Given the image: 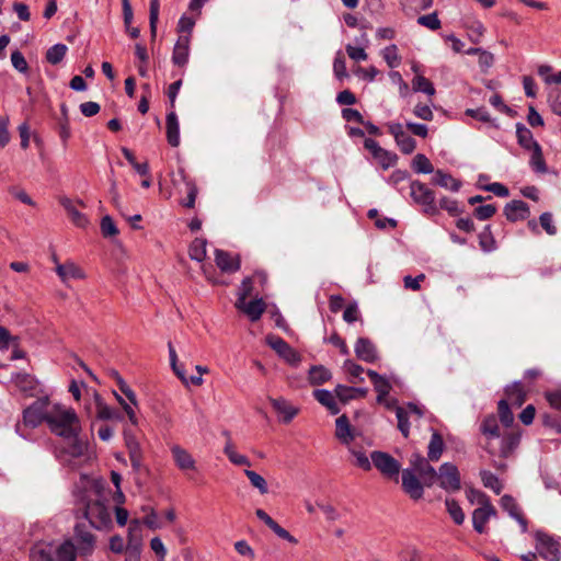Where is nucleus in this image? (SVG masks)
<instances>
[{
    "mask_svg": "<svg viewBox=\"0 0 561 561\" xmlns=\"http://www.w3.org/2000/svg\"><path fill=\"white\" fill-rule=\"evenodd\" d=\"M337 398L346 403L350 400L356 399V398H365L368 393L367 388H354V387H347L344 385H337L334 390Z\"/></svg>",
    "mask_w": 561,
    "mask_h": 561,
    "instance_id": "nucleus-31",
    "label": "nucleus"
},
{
    "mask_svg": "<svg viewBox=\"0 0 561 561\" xmlns=\"http://www.w3.org/2000/svg\"><path fill=\"white\" fill-rule=\"evenodd\" d=\"M497 410L501 423L505 427H510L514 422V414L512 413L508 407V402L506 400H500L497 404Z\"/></svg>",
    "mask_w": 561,
    "mask_h": 561,
    "instance_id": "nucleus-55",
    "label": "nucleus"
},
{
    "mask_svg": "<svg viewBox=\"0 0 561 561\" xmlns=\"http://www.w3.org/2000/svg\"><path fill=\"white\" fill-rule=\"evenodd\" d=\"M380 55L391 69L397 68L401 64V56L396 44L386 46L380 51Z\"/></svg>",
    "mask_w": 561,
    "mask_h": 561,
    "instance_id": "nucleus-41",
    "label": "nucleus"
},
{
    "mask_svg": "<svg viewBox=\"0 0 561 561\" xmlns=\"http://www.w3.org/2000/svg\"><path fill=\"white\" fill-rule=\"evenodd\" d=\"M518 443L519 435L514 432L508 433L503 437L500 455L507 457L517 447Z\"/></svg>",
    "mask_w": 561,
    "mask_h": 561,
    "instance_id": "nucleus-49",
    "label": "nucleus"
},
{
    "mask_svg": "<svg viewBox=\"0 0 561 561\" xmlns=\"http://www.w3.org/2000/svg\"><path fill=\"white\" fill-rule=\"evenodd\" d=\"M84 516L96 529H103L112 524L111 508L102 500L100 491L94 488L90 491L89 500L84 507Z\"/></svg>",
    "mask_w": 561,
    "mask_h": 561,
    "instance_id": "nucleus-2",
    "label": "nucleus"
},
{
    "mask_svg": "<svg viewBox=\"0 0 561 561\" xmlns=\"http://www.w3.org/2000/svg\"><path fill=\"white\" fill-rule=\"evenodd\" d=\"M529 151L531 153L529 161L531 168L538 173H546L547 165L542 156L541 147L537 146L536 148Z\"/></svg>",
    "mask_w": 561,
    "mask_h": 561,
    "instance_id": "nucleus-50",
    "label": "nucleus"
},
{
    "mask_svg": "<svg viewBox=\"0 0 561 561\" xmlns=\"http://www.w3.org/2000/svg\"><path fill=\"white\" fill-rule=\"evenodd\" d=\"M78 556L72 539H65L60 543H55V561H76Z\"/></svg>",
    "mask_w": 561,
    "mask_h": 561,
    "instance_id": "nucleus-26",
    "label": "nucleus"
},
{
    "mask_svg": "<svg viewBox=\"0 0 561 561\" xmlns=\"http://www.w3.org/2000/svg\"><path fill=\"white\" fill-rule=\"evenodd\" d=\"M436 480L439 481V486L447 492H457L461 489L459 470L451 462H444L439 467Z\"/></svg>",
    "mask_w": 561,
    "mask_h": 561,
    "instance_id": "nucleus-4",
    "label": "nucleus"
},
{
    "mask_svg": "<svg viewBox=\"0 0 561 561\" xmlns=\"http://www.w3.org/2000/svg\"><path fill=\"white\" fill-rule=\"evenodd\" d=\"M206 247L207 241L205 239L196 238L190 245V257L196 262L202 263L206 259Z\"/></svg>",
    "mask_w": 561,
    "mask_h": 561,
    "instance_id": "nucleus-40",
    "label": "nucleus"
},
{
    "mask_svg": "<svg viewBox=\"0 0 561 561\" xmlns=\"http://www.w3.org/2000/svg\"><path fill=\"white\" fill-rule=\"evenodd\" d=\"M548 100L553 113L561 115V90L558 88L550 89Z\"/></svg>",
    "mask_w": 561,
    "mask_h": 561,
    "instance_id": "nucleus-61",
    "label": "nucleus"
},
{
    "mask_svg": "<svg viewBox=\"0 0 561 561\" xmlns=\"http://www.w3.org/2000/svg\"><path fill=\"white\" fill-rule=\"evenodd\" d=\"M160 0H150L149 4V26L151 38L157 36V24L159 20Z\"/></svg>",
    "mask_w": 561,
    "mask_h": 561,
    "instance_id": "nucleus-51",
    "label": "nucleus"
},
{
    "mask_svg": "<svg viewBox=\"0 0 561 561\" xmlns=\"http://www.w3.org/2000/svg\"><path fill=\"white\" fill-rule=\"evenodd\" d=\"M170 450L179 470L183 472L197 471L196 460L185 448L180 445H173Z\"/></svg>",
    "mask_w": 561,
    "mask_h": 561,
    "instance_id": "nucleus-17",
    "label": "nucleus"
},
{
    "mask_svg": "<svg viewBox=\"0 0 561 561\" xmlns=\"http://www.w3.org/2000/svg\"><path fill=\"white\" fill-rule=\"evenodd\" d=\"M51 403L48 397L41 398L27 407L23 412V421L15 425V432L23 438H26V434L23 432V427H36L41 423H47V416L50 410Z\"/></svg>",
    "mask_w": 561,
    "mask_h": 561,
    "instance_id": "nucleus-3",
    "label": "nucleus"
},
{
    "mask_svg": "<svg viewBox=\"0 0 561 561\" xmlns=\"http://www.w3.org/2000/svg\"><path fill=\"white\" fill-rule=\"evenodd\" d=\"M356 356L366 363H374L378 359V353L373 342L366 337H359L354 347Z\"/></svg>",
    "mask_w": 561,
    "mask_h": 561,
    "instance_id": "nucleus-23",
    "label": "nucleus"
},
{
    "mask_svg": "<svg viewBox=\"0 0 561 561\" xmlns=\"http://www.w3.org/2000/svg\"><path fill=\"white\" fill-rule=\"evenodd\" d=\"M55 542L39 541L30 551L31 561H55Z\"/></svg>",
    "mask_w": 561,
    "mask_h": 561,
    "instance_id": "nucleus-25",
    "label": "nucleus"
},
{
    "mask_svg": "<svg viewBox=\"0 0 561 561\" xmlns=\"http://www.w3.org/2000/svg\"><path fill=\"white\" fill-rule=\"evenodd\" d=\"M411 469L414 473L423 479L426 486H432L436 481L437 471L428 463V461L421 454H413L410 459Z\"/></svg>",
    "mask_w": 561,
    "mask_h": 561,
    "instance_id": "nucleus-11",
    "label": "nucleus"
},
{
    "mask_svg": "<svg viewBox=\"0 0 561 561\" xmlns=\"http://www.w3.org/2000/svg\"><path fill=\"white\" fill-rule=\"evenodd\" d=\"M71 539L80 557H89L93 553L95 549V536L91 531L77 525Z\"/></svg>",
    "mask_w": 561,
    "mask_h": 561,
    "instance_id": "nucleus-10",
    "label": "nucleus"
},
{
    "mask_svg": "<svg viewBox=\"0 0 561 561\" xmlns=\"http://www.w3.org/2000/svg\"><path fill=\"white\" fill-rule=\"evenodd\" d=\"M68 48L65 44H55L48 48L46 59L51 65L59 64L66 56Z\"/></svg>",
    "mask_w": 561,
    "mask_h": 561,
    "instance_id": "nucleus-48",
    "label": "nucleus"
},
{
    "mask_svg": "<svg viewBox=\"0 0 561 561\" xmlns=\"http://www.w3.org/2000/svg\"><path fill=\"white\" fill-rule=\"evenodd\" d=\"M46 424L53 434L69 442L66 451L72 458H80L88 454L89 443L80 436L81 423L73 409L53 403Z\"/></svg>",
    "mask_w": 561,
    "mask_h": 561,
    "instance_id": "nucleus-1",
    "label": "nucleus"
},
{
    "mask_svg": "<svg viewBox=\"0 0 561 561\" xmlns=\"http://www.w3.org/2000/svg\"><path fill=\"white\" fill-rule=\"evenodd\" d=\"M507 402L515 407H522L525 402V391L520 382H514L513 385L506 388Z\"/></svg>",
    "mask_w": 561,
    "mask_h": 561,
    "instance_id": "nucleus-36",
    "label": "nucleus"
},
{
    "mask_svg": "<svg viewBox=\"0 0 561 561\" xmlns=\"http://www.w3.org/2000/svg\"><path fill=\"white\" fill-rule=\"evenodd\" d=\"M433 0H400V7L405 14H414L432 7Z\"/></svg>",
    "mask_w": 561,
    "mask_h": 561,
    "instance_id": "nucleus-37",
    "label": "nucleus"
},
{
    "mask_svg": "<svg viewBox=\"0 0 561 561\" xmlns=\"http://www.w3.org/2000/svg\"><path fill=\"white\" fill-rule=\"evenodd\" d=\"M226 436H227V442H226V445L224 447V453L225 455L228 457V459L230 460L231 463L236 465V466H248L250 467L251 466V461L250 459L245 456V455H242V454H239L230 438V434L229 432H225L224 433Z\"/></svg>",
    "mask_w": 561,
    "mask_h": 561,
    "instance_id": "nucleus-29",
    "label": "nucleus"
},
{
    "mask_svg": "<svg viewBox=\"0 0 561 561\" xmlns=\"http://www.w3.org/2000/svg\"><path fill=\"white\" fill-rule=\"evenodd\" d=\"M417 23L422 26H425V27L432 30V31H436V30L440 28V26H442V23L437 16L436 12L420 16L417 19Z\"/></svg>",
    "mask_w": 561,
    "mask_h": 561,
    "instance_id": "nucleus-58",
    "label": "nucleus"
},
{
    "mask_svg": "<svg viewBox=\"0 0 561 561\" xmlns=\"http://www.w3.org/2000/svg\"><path fill=\"white\" fill-rule=\"evenodd\" d=\"M11 381L24 392L32 391L35 388L34 377L26 373L13 374Z\"/></svg>",
    "mask_w": 561,
    "mask_h": 561,
    "instance_id": "nucleus-42",
    "label": "nucleus"
},
{
    "mask_svg": "<svg viewBox=\"0 0 561 561\" xmlns=\"http://www.w3.org/2000/svg\"><path fill=\"white\" fill-rule=\"evenodd\" d=\"M54 262L56 263L55 272L64 284H67L71 279H84L87 277L83 268L73 261L59 263L57 259L54 257Z\"/></svg>",
    "mask_w": 561,
    "mask_h": 561,
    "instance_id": "nucleus-13",
    "label": "nucleus"
},
{
    "mask_svg": "<svg viewBox=\"0 0 561 561\" xmlns=\"http://www.w3.org/2000/svg\"><path fill=\"white\" fill-rule=\"evenodd\" d=\"M516 136L518 144L525 150L529 151L539 146V144L534 139L533 133L523 124L516 125Z\"/></svg>",
    "mask_w": 561,
    "mask_h": 561,
    "instance_id": "nucleus-34",
    "label": "nucleus"
},
{
    "mask_svg": "<svg viewBox=\"0 0 561 561\" xmlns=\"http://www.w3.org/2000/svg\"><path fill=\"white\" fill-rule=\"evenodd\" d=\"M480 478H481L482 484L485 488L492 490L495 494H500L502 492V490H503L502 482L500 481L497 476H495L491 471L481 470Z\"/></svg>",
    "mask_w": 561,
    "mask_h": 561,
    "instance_id": "nucleus-43",
    "label": "nucleus"
},
{
    "mask_svg": "<svg viewBox=\"0 0 561 561\" xmlns=\"http://www.w3.org/2000/svg\"><path fill=\"white\" fill-rule=\"evenodd\" d=\"M396 415L398 419V427L400 432L404 437H408L410 433L409 412L402 407H397Z\"/></svg>",
    "mask_w": 561,
    "mask_h": 561,
    "instance_id": "nucleus-56",
    "label": "nucleus"
},
{
    "mask_svg": "<svg viewBox=\"0 0 561 561\" xmlns=\"http://www.w3.org/2000/svg\"><path fill=\"white\" fill-rule=\"evenodd\" d=\"M11 62L15 70L21 73H26L28 70V65L23 54L19 50H14L11 54Z\"/></svg>",
    "mask_w": 561,
    "mask_h": 561,
    "instance_id": "nucleus-59",
    "label": "nucleus"
},
{
    "mask_svg": "<svg viewBox=\"0 0 561 561\" xmlns=\"http://www.w3.org/2000/svg\"><path fill=\"white\" fill-rule=\"evenodd\" d=\"M101 230L104 237H114L118 233L113 219L110 216H105L101 220Z\"/></svg>",
    "mask_w": 561,
    "mask_h": 561,
    "instance_id": "nucleus-64",
    "label": "nucleus"
},
{
    "mask_svg": "<svg viewBox=\"0 0 561 561\" xmlns=\"http://www.w3.org/2000/svg\"><path fill=\"white\" fill-rule=\"evenodd\" d=\"M191 35H180L172 51L174 66L184 68L190 59Z\"/></svg>",
    "mask_w": 561,
    "mask_h": 561,
    "instance_id": "nucleus-16",
    "label": "nucleus"
},
{
    "mask_svg": "<svg viewBox=\"0 0 561 561\" xmlns=\"http://www.w3.org/2000/svg\"><path fill=\"white\" fill-rule=\"evenodd\" d=\"M270 403L279 416V421L283 423H290L299 413L300 409L291 404L288 400L283 397L270 398Z\"/></svg>",
    "mask_w": 561,
    "mask_h": 561,
    "instance_id": "nucleus-15",
    "label": "nucleus"
},
{
    "mask_svg": "<svg viewBox=\"0 0 561 561\" xmlns=\"http://www.w3.org/2000/svg\"><path fill=\"white\" fill-rule=\"evenodd\" d=\"M445 506H446L448 514L455 522V524H457V525L463 524L466 516H465L462 508L460 507V505L458 504V502L456 500L447 497L445 500Z\"/></svg>",
    "mask_w": 561,
    "mask_h": 561,
    "instance_id": "nucleus-44",
    "label": "nucleus"
},
{
    "mask_svg": "<svg viewBox=\"0 0 561 561\" xmlns=\"http://www.w3.org/2000/svg\"><path fill=\"white\" fill-rule=\"evenodd\" d=\"M434 184L444 187L446 190H450L453 192H458L461 187V182L451 174L445 173L442 170H437L433 176Z\"/></svg>",
    "mask_w": 561,
    "mask_h": 561,
    "instance_id": "nucleus-32",
    "label": "nucleus"
},
{
    "mask_svg": "<svg viewBox=\"0 0 561 561\" xmlns=\"http://www.w3.org/2000/svg\"><path fill=\"white\" fill-rule=\"evenodd\" d=\"M402 488L413 500H420L423 496V485L411 469H404L402 472Z\"/></svg>",
    "mask_w": 561,
    "mask_h": 561,
    "instance_id": "nucleus-20",
    "label": "nucleus"
},
{
    "mask_svg": "<svg viewBox=\"0 0 561 561\" xmlns=\"http://www.w3.org/2000/svg\"><path fill=\"white\" fill-rule=\"evenodd\" d=\"M413 169L417 173L430 174L434 172V168L428 158L422 153H417L413 158Z\"/></svg>",
    "mask_w": 561,
    "mask_h": 561,
    "instance_id": "nucleus-52",
    "label": "nucleus"
},
{
    "mask_svg": "<svg viewBox=\"0 0 561 561\" xmlns=\"http://www.w3.org/2000/svg\"><path fill=\"white\" fill-rule=\"evenodd\" d=\"M497 514L496 508L491 503H488L485 505H482L481 507H477L473 510L471 519H472V526L473 529L478 534H485L486 533V524L492 517H495Z\"/></svg>",
    "mask_w": 561,
    "mask_h": 561,
    "instance_id": "nucleus-14",
    "label": "nucleus"
},
{
    "mask_svg": "<svg viewBox=\"0 0 561 561\" xmlns=\"http://www.w3.org/2000/svg\"><path fill=\"white\" fill-rule=\"evenodd\" d=\"M411 196L415 203L424 207L426 214L434 215L437 213L435 205V194L425 184L414 181L411 183Z\"/></svg>",
    "mask_w": 561,
    "mask_h": 561,
    "instance_id": "nucleus-5",
    "label": "nucleus"
},
{
    "mask_svg": "<svg viewBox=\"0 0 561 561\" xmlns=\"http://www.w3.org/2000/svg\"><path fill=\"white\" fill-rule=\"evenodd\" d=\"M444 447H445V444H444V440H443V437L440 436V434H438L437 432H433L432 433V436H431V440L428 443V450H427V457L430 460L432 461H437L443 451H444Z\"/></svg>",
    "mask_w": 561,
    "mask_h": 561,
    "instance_id": "nucleus-35",
    "label": "nucleus"
},
{
    "mask_svg": "<svg viewBox=\"0 0 561 561\" xmlns=\"http://www.w3.org/2000/svg\"><path fill=\"white\" fill-rule=\"evenodd\" d=\"M412 88L415 92H423L430 96L435 94V88L432 82L422 75L415 76L412 80Z\"/></svg>",
    "mask_w": 561,
    "mask_h": 561,
    "instance_id": "nucleus-46",
    "label": "nucleus"
},
{
    "mask_svg": "<svg viewBox=\"0 0 561 561\" xmlns=\"http://www.w3.org/2000/svg\"><path fill=\"white\" fill-rule=\"evenodd\" d=\"M236 307L241 310L251 321H257L265 311V302L262 298L248 301L243 298H238Z\"/></svg>",
    "mask_w": 561,
    "mask_h": 561,
    "instance_id": "nucleus-18",
    "label": "nucleus"
},
{
    "mask_svg": "<svg viewBox=\"0 0 561 561\" xmlns=\"http://www.w3.org/2000/svg\"><path fill=\"white\" fill-rule=\"evenodd\" d=\"M364 147L371 153L373 158L383 170L393 167L398 161V156L394 152L382 148L371 138H366L364 140Z\"/></svg>",
    "mask_w": 561,
    "mask_h": 561,
    "instance_id": "nucleus-6",
    "label": "nucleus"
},
{
    "mask_svg": "<svg viewBox=\"0 0 561 561\" xmlns=\"http://www.w3.org/2000/svg\"><path fill=\"white\" fill-rule=\"evenodd\" d=\"M331 378V373L324 366H313L309 370V380L312 385H321Z\"/></svg>",
    "mask_w": 561,
    "mask_h": 561,
    "instance_id": "nucleus-45",
    "label": "nucleus"
},
{
    "mask_svg": "<svg viewBox=\"0 0 561 561\" xmlns=\"http://www.w3.org/2000/svg\"><path fill=\"white\" fill-rule=\"evenodd\" d=\"M244 474L249 479L251 485L259 490L260 494L264 495L268 492L267 482L261 474L250 469H245Z\"/></svg>",
    "mask_w": 561,
    "mask_h": 561,
    "instance_id": "nucleus-47",
    "label": "nucleus"
},
{
    "mask_svg": "<svg viewBox=\"0 0 561 561\" xmlns=\"http://www.w3.org/2000/svg\"><path fill=\"white\" fill-rule=\"evenodd\" d=\"M389 78L393 84L399 87L400 95L402 98H405L410 92V88L408 83L403 80L401 73L399 71H391L389 73Z\"/></svg>",
    "mask_w": 561,
    "mask_h": 561,
    "instance_id": "nucleus-60",
    "label": "nucleus"
},
{
    "mask_svg": "<svg viewBox=\"0 0 561 561\" xmlns=\"http://www.w3.org/2000/svg\"><path fill=\"white\" fill-rule=\"evenodd\" d=\"M536 549L542 558L548 561L560 560L561 552L558 541L542 533L536 534Z\"/></svg>",
    "mask_w": 561,
    "mask_h": 561,
    "instance_id": "nucleus-8",
    "label": "nucleus"
},
{
    "mask_svg": "<svg viewBox=\"0 0 561 561\" xmlns=\"http://www.w3.org/2000/svg\"><path fill=\"white\" fill-rule=\"evenodd\" d=\"M466 497L471 504H477L478 507L491 503L490 497L485 493L474 488L466 490Z\"/></svg>",
    "mask_w": 561,
    "mask_h": 561,
    "instance_id": "nucleus-53",
    "label": "nucleus"
},
{
    "mask_svg": "<svg viewBox=\"0 0 561 561\" xmlns=\"http://www.w3.org/2000/svg\"><path fill=\"white\" fill-rule=\"evenodd\" d=\"M125 443L128 450L130 463L134 470L139 471L142 467V451L139 442L134 435L125 432Z\"/></svg>",
    "mask_w": 561,
    "mask_h": 561,
    "instance_id": "nucleus-24",
    "label": "nucleus"
},
{
    "mask_svg": "<svg viewBox=\"0 0 561 561\" xmlns=\"http://www.w3.org/2000/svg\"><path fill=\"white\" fill-rule=\"evenodd\" d=\"M367 375L370 378L374 385V389L377 393L389 394L391 390V385L385 376H381L377 371L371 369L367 370Z\"/></svg>",
    "mask_w": 561,
    "mask_h": 561,
    "instance_id": "nucleus-39",
    "label": "nucleus"
},
{
    "mask_svg": "<svg viewBox=\"0 0 561 561\" xmlns=\"http://www.w3.org/2000/svg\"><path fill=\"white\" fill-rule=\"evenodd\" d=\"M167 139L170 146L178 147L180 145V124L174 112L167 115Z\"/></svg>",
    "mask_w": 561,
    "mask_h": 561,
    "instance_id": "nucleus-30",
    "label": "nucleus"
},
{
    "mask_svg": "<svg viewBox=\"0 0 561 561\" xmlns=\"http://www.w3.org/2000/svg\"><path fill=\"white\" fill-rule=\"evenodd\" d=\"M215 262L224 273H234L240 268L239 256L220 249L215 251Z\"/></svg>",
    "mask_w": 561,
    "mask_h": 561,
    "instance_id": "nucleus-22",
    "label": "nucleus"
},
{
    "mask_svg": "<svg viewBox=\"0 0 561 561\" xmlns=\"http://www.w3.org/2000/svg\"><path fill=\"white\" fill-rule=\"evenodd\" d=\"M335 437L345 446H350L355 438L354 428L345 414L335 420Z\"/></svg>",
    "mask_w": 561,
    "mask_h": 561,
    "instance_id": "nucleus-21",
    "label": "nucleus"
},
{
    "mask_svg": "<svg viewBox=\"0 0 561 561\" xmlns=\"http://www.w3.org/2000/svg\"><path fill=\"white\" fill-rule=\"evenodd\" d=\"M59 203L65 208L75 226L85 228L89 225L88 217L77 209L73 201L68 197H61Z\"/></svg>",
    "mask_w": 561,
    "mask_h": 561,
    "instance_id": "nucleus-27",
    "label": "nucleus"
},
{
    "mask_svg": "<svg viewBox=\"0 0 561 561\" xmlns=\"http://www.w3.org/2000/svg\"><path fill=\"white\" fill-rule=\"evenodd\" d=\"M314 398L319 403L324 405L331 414H337L340 407L334 398V394L325 389H318L313 392Z\"/></svg>",
    "mask_w": 561,
    "mask_h": 561,
    "instance_id": "nucleus-33",
    "label": "nucleus"
},
{
    "mask_svg": "<svg viewBox=\"0 0 561 561\" xmlns=\"http://www.w3.org/2000/svg\"><path fill=\"white\" fill-rule=\"evenodd\" d=\"M481 433L488 438H499L500 437V430L497 425V420L494 414H490L484 417V420L481 423Z\"/></svg>",
    "mask_w": 561,
    "mask_h": 561,
    "instance_id": "nucleus-38",
    "label": "nucleus"
},
{
    "mask_svg": "<svg viewBox=\"0 0 561 561\" xmlns=\"http://www.w3.org/2000/svg\"><path fill=\"white\" fill-rule=\"evenodd\" d=\"M387 127L401 152L410 154L415 150L416 141L404 130L402 124L390 122L387 124Z\"/></svg>",
    "mask_w": 561,
    "mask_h": 561,
    "instance_id": "nucleus-9",
    "label": "nucleus"
},
{
    "mask_svg": "<svg viewBox=\"0 0 561 561\" xmlns=\"http://www.w3.org/2000/svg\"><path fill=\"white\" fill-rule=\"evenodd\" d=\"M504 214L510 221L524 220L529 216V207L523 201H512L505 206Z\"/></svg>",
    "mask_w": 561,
    "mask_h": 561,
    "instance_id": "nucleus-28",
    "label": "nucleus"
},
{
    "mask_svg": "<svg viewBox=\"0 0 561 561\" xmlns=\"http://www.w3.org/2000/svg\"><path fill=\"white\" fill-rule=\"evenodd\" d=\"M373 465L386 477H398L401 465L391 455L383 451H373L370 454Z\"/></svg>",
    "mask_w": 561,
    "mask_h": 561,
    "instance_id": "nucleus-7",
    "label": "nucleus"
},
{
    "mask_svg": "<svg viewBox=\"0 0 561 561\" xmlns=\"http://www.w3.org/2000/svg\"><path fill=\"white\" fill-rule=\"evenodd\" d=\"M122 153L124 154V157L126 158V160L131 164V167L135 169V171L140 174V175H148L149 173V165L148 163H138L136 161V158L134 156V153L128 149V148H125L123 147L122 148Z\"/></svg>",
    "mask_w": 561,
    "mask_h": 561,
    "instance_id": "nucleus-54",
    "label": "nucleus"
},
{
    "mask_svg": "<svg viewBox=\"0 0 561 561\" xmlns=\"http://www.w3.org/2000/svg\"><path fill=\"white\" fill-rule=\"evenodd\" d=\"M500 504L501 507L504 511H506L508 515L518 523L522 533H526L528 529V523L524 517L515 499L508 494H505L501 497Z\"/></svg>",
    "mask_w": 561,
    "mask_h": 561,
    "instance_id": "nucleus-19",
    "label": "nucleus"
},
{
    "mask_svg": "<svg viewBox=\"0 0 561 561\" xmlns=\"http://www.w3.org/2000/svg\"><path fill=\"white\" fill-rule=\"evenodd\" d=\"M539 221L541 227L549 236H554L557 233V228L553 225V218L551 213H542L539 217Z\"/></svg>",
    "mask_w": 561,
    "mask_h": 561,
    "instance_id": "nucleus-63",
    "label": "nucleus"
},
{
    "mask_svg": "<svg viewBox=\"0 0 561 561\" xmlns=\"http://www.w3.org/2000/svg\"><path fill=\"white\" fill-rule=\"evenodd\" d=\"M333 71L340 80L347 77L345 59L341 51H339L334 58Z\"/></svg>",
    "mask_w": 561,
    "mask_h": 561,
    "instance_id": "nucleus-62",
    "label": "nucleus"
},
{
    "mask_svg": "<svg viewBox=\"0 0 561 561\" xmlns=\"http://www.w3.org/2000/svg\"><path fill=\"white\" fill-rule=\"evenodd\" d=\"M467 28L469 32V38L473 43H478L480 41V38L483 36L484 31H485L484 25L479 20H472V21L468 22Z\"/></svg>",
    "mask_w": 561,
    "mask_h": 561,
    "instance_id": "nucleus-57",
    "label": "nucleus"
},
{
    "mask_svg": "<svg viewBox=\"0 0 561 561\" xmlns=\"http://www.w3.org/2000/svg\"><path fill=\"white\" fill-rule=\"evenodd\" d=\"M266 343L287 363L297 365L300 362L299 354L282 337L276 335H268Z\"/></svg>",
    "mask_w": 561,
    "mask_h": 561,
    "instance_id": "nucleus-12",
    "label": "nucleus"
}]
</instances>
